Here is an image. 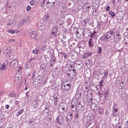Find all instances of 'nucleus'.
<instances>
[{
	"mask_svg": "<svg viewBox=\"0 0 128 128\" xmlns=\"http://www.w3.org/2000/svg\"><path fill=\"white\" fill-rule=\"evenodd\" d=\"M36 31H32L31 32H29V35L30 37L33 39H36Z\"/></svg>",
	"mask_w": 128,
	"mask_h": 128,
	"instance_id": "9d476101",
	"label": "nucleus"
},
{
	"mask_svg": "<svg viewBox=\"0 0 128 128\" xmlns=\"http://www.w3.org/2000/svg\"><path fill=\"white\" fill-rule=\"evenodd\" d=\"M84 104L83 103H78L76 106L77 109L80 110V112L82 111L84 109L83 106Z\"/></svg>",
	"mask_w": 128,
	"mask_h": 128,
	"instance_id": "1a4fd4ad",
	"label": "nucleus"
},
{
	"mask_svg": "<svg viewBox=\"0 0 128 128\" xmlns=\"http://www.w3.org/2000/svg\"><path fill=\"white\" fill-rule=\"evenodd\" d=\"M55 0H48L46 4V6L48 8L52 7L55 4Z\"/></svg>",
	"mask_w": 128,
	"mask_h": 128,
	"instance_id": "20e7f679",
	"label": "nucleus"
},
{
	"mask_svg": "<svg viewBox=\"0 0 128 128\" xmlns=\"http://www.w3.org/2000/svg\"><path fill=\"white\" fill-rule=\"evenodd\" d=\"M90 116L89 114H85L84 118V119L86 122H88L90 119Z\"/></svg>",
	"mask_w": 128,
	"mask_h": 128,
	"instance_id": "ddd939ff",
	"label": "nucleus"
},
{
	"mask_svg": "<svg viewBox=\"0 0 128 128\" xmlns=\"http://www.w3.org/2000/svg\"><path fill=\"white\" fill-rule=\"evenodd\" d=\"M9 96L11 97H14L15 96V95L13 92H11L9 94Z\"/></svg>",
	"mask_w": 128,
	"mask_h": 128,
	"instance_id": "a19ab883",
	"label": "nucleus"
},
{
	"mask_svg": "<svg viewBox=\"0 0 128 128\" xmlns=\"http://www.w3.org/2000/svg\"><path fill=\"white\" fill-rule=\"evenodd\" d=\"M103 82V80H102L99 83V85H100V88H102L103 86L102 85V83Z\"/></svg>",
	"mask_w": 128,
	"mask_h": 128,
	"instance_id": "c9c22d12",
	"label": "nucleus"
},
{
	"mask_svg": "<svg viewBox=\"0 0 128 128\" xmlns=\"http://www.w3.org/2000/svg\"><path fill=\"white\" fill-rule=\"evenodd\" d=\"M24 111V110L23 109H22L20 110L19 112L16 113V116H18L23 112Z\"/></svg>",
	"mask_w": 128,
	"mask_h": 128,
	"instance_id": "c85d7f7f",
	"label": "nucleus"
},
{
	"mask_svg": "<svg viewBox=\"0 0 128 128\" xmlns=\"http://www.w3.org/2000/svg\"><path fill=\"white\" fill-rule=\"evenodd\" d=\"M44 1H45V0H44L40 4L41 6L42 7H44Z\"/></svg>",
	"mask_w": 128,
	"mask_h": 128,
	"instance_id": "de8ad7c7",
	"label": "nucleus"
},
{
	"mask_svg": "<svg viewBox=\"0 0 128 128\" xmlns=\"http://www.w3.org/2000/svg\"><path fill=\"white\" fill-rule=\"evenodd\" d=\"M53 74L54 75L57 76H58V73H56V72H54Z\"/></svg>",
	"mask_w": 128,
	"mask_h": 128,
	"instance_id": "338daca9",
	"label": "nucleus"
},
{
	"mask_svg": "<svg viewBox=\"0 0 128 128\" xmlns=\"http://www.w3.org/2000/svg\"><path fill=\"white\" fill-rule=\"evenodd\" d=\"M72 72L73 73L71 75L72 77L73 76H75L76 74V71Z\"/></svg>",
	"mask_w": 128,
	"mask_h": 128,
	"instance_id": "603ef678",
	"label": "nucleus"
},
{
	"mask_svg": "<svg viewBox=\"0 0 128 128\" xmlns=\"http://www.w3.org/2000/svg\"><path fill=\"white\" fill-rule=\"evenodd\" d=\"M71 93L70 92H68L67 93V95L68 96H71Z\"/></svg>",
	"mask_w": 128,
	"mask_h": 128,
	"instance_id": "69168bd1",
	"label": "nucleus"
},
{
	"mask_svg": "<svg viewBox=\"0 0 128 128\" xmlns=\"http://www.w3.org/2000/svg\"><path fill=\"white\" fill-rule=\"evenodd\" d=\"M109 14H110L112 17H114L115 16V13L113 12L112 11L109 12Z\"/></svg>",
	"mask_w": 128,
	"mask_h": 128,
	"instance_id": "473e14b6",
	"label": "nucleus"
},
{
	"mask_svg": "<svg viewBox=\"0 0 128 128\" xmlns=\"http://www.w3.org/2000/svg\"><path fill=\"white\" fill-rule=\"evenodd\" d=\"M118 108V105L116 104H114L113 106V108Z\"/></svg>",
	"mask_w": 128,
	"mask_h": 128,
	"instance_id": "a18cd8bd",
	"label": "nucleus"
},
{
	"mask_svg": "<svg viewBox=\"0 0 128 128\" xmlns=\"http://www.w3.org/2000/svg\"><path fill=\"white\" fill-rule=\"evenodd\" d=\"M71 87V85L70 84H62V89L66 91L69 90Z\"/></svg>",
	"mask_w": 128,
	"mask_h": 128,
	"instance_id": "39448f33",
	"label": "nucleus"
},
{
	"mask_svg": "<svg viewBox=\"0 0 128 128\" xmlns=\"http://www.w3.org/2000/svg\"><path fill=\"white\" fill-rule=\"evenodd\" d=\"M78 103L76 100L74 99L72 100L71 103V106H76Z\"/></svg>",
	"mask_w": 128,
	"mask_h": 128,
	"instance_id": "aec40b11",
	"label": "nucleus"
},
{
	"mask_svg": "<svg viewBox=\"0 0 128 128\" xmlns=\"http://www.w3.org/2000/svg\"><path fill=\"white\" fill-rule=\"evenodd\" d=\"M31 7L30 6H28L26 8V10L27 11H29Z\"/></svg>",
	"mask_w": 128,
	"mask_h": 128,
	"instance_id": "bf43d9fd",
	"label": "nucleus"
},
{
	"mask_svg": "<svg viewBox=\"0 0 128 128\" xmlns=\"http://www.w3.org/2000/svg\"><path fill=\"white\" fill-rule=\"evenodd\" d=\"M76 66L79 69H80L82 67V66L80 65V64H77Z\"/></svg>",
	"mask_w": 128,
	"mask_h": 128,
	"instance_id": "052dcab7",
	"label": "nucleus"
},
{
	"mask_svg": "<svg viewBox=\"0 0 128 128\" xmlns=\"http://www.w3.org/2000/svg\"><path fill=\"white\" fill-rule=\"evenodd\" d=\"M69 71L70 72H71V74H72V72H74L76 71L75 69H72V68H71L69 69Z\"/></svg>",
	"mask_w": 128,
	"mask_h": 128,
	"instance_id": "72a5a7b5",
	"label": "nucleus"
},
{
	"mask_svg": "<svg viewBox=\"0 0 128 128\" xmlns=\"http://www.w3.org/2000/svg\"><path fill=\"white\" fill-rule=\"evenodd\" d=\"M56 120V123L58 124L61 125L63 124L64 120L63 117L62 116H59L57 118Z\"/></svg>",
	"mask_w": 128,
	"mask_h": 128,
	"instance_id": "7ed1b4c3",
	"label": "nucleus"
},
{
	"mask_svg": "<svg viewBox=\"0 0 128 128\" xmlns=\"http://www.w3.org/2000/svg\"><path fill=\"white\" fill-rule=\"evenodd\" d=\"M8 64V62L7 61H5L0 68V70H4L6 68V66Z\"/></svg>",
	"mask_w": 128,
	"mask_h": 128,
	"instance_id": "a211bd4d",
	"label": "nucleus"
},
{
	"mask_svg": "<svg viewBox=\"0 0 128 128\" xmlns=\"http://www.w3.org/2000/svg\"><path fill=\"white\" fill-rule=\"evenodd\" d=\"M10 48H8L6 49L5 52L6 53H5V54L6 53L8 55L10 54L11 52L10 51Z\"/></svg>",
	"mask_w": 128,
	"mask_h": 128,
	"instance_id": "cd10ccee",
	"label": "nucleus"
},
{
	"mask_svg": "<svg viewBox=\"0 0 128 128\" xmlns=\"http://www.w3.org/2000/svg\"><path fill=\"white\" fill-rule=\"evenodd\" d=\"M93 53V52H86L84 53V57L85 58H87L89 57L92 55Z\"/></svg>",
	"mask_w": 128,
	"mask_h": 128,
	"instance_id": "412c9836",
	"label": "nucleus"
},
{
	"mask_svg": "<svg viewBox=\"0 0 128 128\" xmlns=\"http://www.w3.org/2000/svg\"><path fill=\"white\" fill-rule=\"evenodd\" d=\"M120 85L121 86V88L124 87V83L123 82H121L120 84Z\"/></svg>",
	"mask_w": 128,
	"mask_h": 128,
	"instance_id": "8fccbe9b",
	"label": "nucleus"
},
{
	"mask_svg": "<svg viewBox=\"0 0 128 128\" xmlns=\"http://www.w3.org/2000/svg\"><path fill=\"white\" fill-rule=\"evenodd\" d=\"M100 39L102 41H104L106 40H108L106 34L103 36L101 37L100 38Z\"/></svg>",
	"mask_w": 128,
	"mask_h": 128,
	"instance_id": "c756f323",
	"label": "nucleus"
},
{
	"mask_svg": "<svg viewBox=\"0 0 128 128\" xmlns=\"http://www.w3.org/2000/svg\"><path fill=\"white\" fill-rule=\"evenodd\" d=\"M56 60V58L54 56V54H52V55L50 63L51 66L53 65L54 64Z\"/></svg>",
	"mask_w": 128,
	"mask_h": 128,
	"instance_id": "f8f14e48",
	"label": "nucleus"
},
{
	"mask_svg": "<svg viewBox=\"0 0 128 128\" xmlns=\"http://www.w3.org/2000/svg\"><path fill=\"white\" fill-rule=\"evenodd\" d=\"M35 3V2L34 0H32L30 2V4L32 6Z\"/></svg>",
	"mask_w": 128,
	"mask_h": 128,
	"instance_id": "c03bdc74",
	"label": "nucleus"
},
{
	"mask_svg": "<svg viewBox=\"0 0 128 128\" xmlns=\"http://www.w3.org/2000/svg\"><path fill=\"white\" fill-rule=\"evenodd\" d=\"M9 7L10 8H13V10H14L15 9V8L14 6L13 7L12 6H9Z\"/></svg>",
	"mask_w": 128,
	"mask_h": 128,
	"instance_id": "774afa93",
	"label": "nucleus"
},
{
	"mask_svg": "<svg viewBox=\"0 0 128 128\" xmlns=\"http://www.w3.org/2000/svg\"><path fill=\"white\" fill-rule=\"evenodd\" d=\"M98 49L97 51V53L101 54L102 50L101 47H98Z\"/></svg>",
	"mask_w": 128,
	"mask_h": 128,
	"instance_id": "7c9ffc66",
	"label": "nucleus"
},
{
	"mask_svg": "<svg viewBox=\"0 0 128 128\" xmlns=\"http://www.w3.org/2000/svg\"><path fill=\"white\" fill-rule=\"evenodd\" d=\"M58 30L57 28L56 27H54L52 30V34L54 35V36H55L56 35V33Z\"/></svg>",
	"mask_w": 128,
	"mask_h": 128,
	"instance_id": "f3484780",
	"label": "nucleus"
},
{
	"mask_svg": "<svg viewBox=\"0 0 128 128\" xmlns=\"http://www.w3.org/2000/svg\"><path fill=\"white\" fill-rule=\"evenodd\" d=\"M52 116L51 115H48L46 117V118L50 121L52 120Z\"/></svg>",
	"mask_w": 128,
	"mask_h": 128,
	"instance_id": "37998d69",
	"label": "nucleus"
},
{
	"mask_svg": "<svg viewBox=\"0 0 128 128\" xmlns=\"http://www.w3.org/2000/svg\"><path fill=\"white\" fill-rule=\"evenodd\" d=\"M9 56V59L10 60L12 59L14 57V56L13 55L9 54L8 55Z\"/></svg>",
	"mask_w": 128,
	"mask_h": 128,
	"instance_id": "09e8293b",
	"label": "nucleus"
},
{
	"mask_svg": "<svg viewBox=\"0 0 128 128\" xmlns=\"http://www.w3.org/2000/svg\"><path fill=\"white\" fill-rule=\"evenodd\" d=\"M91 106V108L93 110H97L98 108V103H92Z\"/></svg>",
	"mask_w": 128,
	"mask_h": 128,
	"instance_id": "9b49d317",
	"label": "nucleus"
},
{
	"mask_svg": "<svg viewBox=\"0 0 128 128\" xmlns=\"http://www.w3.org/2000/svg\"><path fill=\"white\" fill-rule=\"evenodd\" d=\"M113 110L112 111V116H118V112L117 108H113Z\"/></svg>",
	"mask_w": 128,
	"mask_h": 128,
	"instance_id": "dca6fc26",
	"label": "nucleus"
},
{
	"mask_svg": "<svg viewBox=\"0 0 128 128\" xmlns=\"http://www.w3.org/2000/svg\"><path fill=\"white\" fill-rule=\"evenodd\" d=\"M49 112V110H48L44 109V113H47V114H48Z\"/></svg>",
	"mask_w": 128,
	"mask_h": 128,
	"instance_id": "49530a36",
	"label": "nucleus"
},
{
	"mask_svg": "<svg viewBox=\"0 0 128 128\" xmlns=\"http://www.w3.org/2000/svg\"><path fill=\"white\" fill-rule=\"evenodd\" d=\"M76 35L77 37L78 38H80L83 37V35H81L79 34V32L78 31H77L76 32Z\"/></svg>",
	"mask_w": 128,
	"mask_h": 128,
	"instance_id": "a878e982",
	"label": "nucleus"
},
{
	"mask_svg": "<svg viewBox=\"0 0 128 128\" xmlns=\"http://www.w3.org/2000/svg\"><path fill=\"white\" fill-rule=\"evenodd\" d=\"M64 105V104L63 103L60 104L59 105L58 108H62L63 106L65 107L66 106V104H65L64 106H63V105Z\"/></svg>",
	"mask_w": 128,
	"mask_h": 128,
	"instance_id": "ea45409f",
	"label": "nucleus"
},
{
	"mask_svg": "<svg viewBox=\"0 0 128 128\" xmlns=\"http://www.w3.org/2000/svg\"><path fill=\"white\" fill-rule=\"evenodd\" d=\"M34 54H38V49H36L32 50Z\"/></svg>",
	"mask_w": 128,
	"mask_h": 128,
	"instance_id": "58836bf2",
	"label": "nucleus"
},
{
	"mask_svg": "<svg viewBox=\"0 0 128 128\" xmlns=\"http://www.w3.org/2000/svg\"><path fill=\"white\" fill-rule=\"evenodd\" d=\"M74 118L75 119H78L79 117V113L78 111V110L75 112L74 114Z\"/></svg>",
	"mask_w": 128,
	"mask_h": 128,
	"instance_id": "b1692460",
	"label": "nucleus"
},
{
	"mask_svg": "<svg viewBox=\"0 0 128 128\" xmlns=\"http://www.w3.org/2000/svg\"><path fill=\"white\" fill-rule=\"evenodd\" d=\"M74 64L73 63V64H72V65H70V68H72V69H75V68H74Z\"/></svg>",
	"mask_w": 128,
	"mask_h": 128,
	"instance_id": "e2e57ef3",
	"label": "nucleus"
},
{
	"mask_svg": "<svg viewBox=\"0 0 128 128\" xmlns=\"http://www.w3.org/2000/svg\"><path fill=\"white\" fill-rule=\"evenodd\" d=\"M36 74V72H34L32 74V78H34L35 77V75Z\"/></svg>",
	"mask_w": 128,
	"mask_h": 128,
	"instance_id": "680f3d73",
	"label": "nucleus"
},
{
	"mask_svg": "<svg viewBox=\"0 0 128 128\" xmlns=\"http://www.w3.org/2000/svg\"><path fill=\"white\" fill-rule=\"evenodd\" d=\"M40 29L42 30H44L45 28V27L44 26H41L40 27Z\"/></svg>",
	"mask_w": 128,
	"mask_h": 128,
	"instance_id": "5fc2aeb1",
	"label": "nucleus"
},
{
	"mask_svg": "<svg viewBox=\"0 0 128 128\" xmlns=\"http://www.w3.org/2000/svg\"><path fill=\"white\" fill-rule=\"evenodd\" d=\"M98 108V112L100 113L101 114H102H102L103 113L102 112L103 111V109L102 108Z\"/></svg>",
	"mask_w": 128,
	"mask_h": 128,
	"instance_id": "4c0bfd02",
	"label": "nucleus"
},
{
	"mask_svg": "<svg viewBox=\"0 0 128 128\" xmlns=\"http://www.w3.org/2000/svg\"><path fill=\"white\" fill-rule=\"evenodd\" d=\"M5 118L4 114H0V122H2L4 120Z\"/></svg>",
	"mask_w": 128,
	"mask_h": 128,
	"instance_id": "393cba45",
	"label": "nucleus"
},
{
	"mask_svg": "<svg viewBox=\"0 0 128 128\" xmlns=\"http://www.w3.org/2000/svg\"><path fill=\"white\" fill-rule=\"evenodd\" d=\"M88 44L89 46L91 48L92 45H93V44H92V42L90 41H89L88 42Z\"/></svg>",
	"mask_w": 128,
	"mask_h": 128,
	"instance_id": "3c124183",
	"label": "nucleus"
},
{
	"mask_svg": "<svg viewBox=\"0 0 128 128\" xmlns=\"http://www.w3.org/2000/svg\"><path fill=\"white\" fill-rule=\"evenodd\" d=\"M110 8V7L109 6H107L106 9V10L108 11L109 10V9Z\"/></svg>",
	"mask_w": 128,
	"mask_h": 128,
	"instance_id": "0e129e2a",
	"label": "nucleus"
},
{
	"mask_svg": "<svg viewBox=\"0 0 128 128\" xmlns=\"http://www.w3.org/2000/svg\"><path fill=\"white\" fill-rule=\"evenodd\" d=\"M120 36V34L118 32H114V40L115 38H115V37L116 36Z\"/></svg>",
	"mask_w": 128,
	"mask_h": 128,
	"instance_id": "bb28decb",
	"label": "nucleus"
},
{
	"mask_svg": "<svg viewBox=\"0 0 128 128\" xmlns=\"http://www.w3.org/2000/svg\"><path fill=\"white\" fill-rule=\"evenodd\" d=\"M73 118L72 113L70 112L67 114L66 116V120L68 122H70L72 119Z\"/></svg>",
	"mask_w": 128,
	"mask_h": 128,
	"instance_id": "423d86ee",
	"label": "nucleus"
},
{
	"mask_svg": "<svg viewBox=\"0 0 128 128\" xmlns=\"http://www.w3.org/2000/svg\"><path fill=\"white\" fill-rule=\"evenodd\" d=\"M50 122L51 121L50 120H48V119H47V118L44 121L47 124H49Z\"/></svg>",
	"mask_w": 128,
	"mask_h": 128,
	"instance_id": "f704fd0d",
	"label": "nucleus"
},
{
	"mask_svg": "<svg viewBox=\"0 0 128 128\" xmlns=\"http://www.w3.org/2000/svg\"><path fill=\"white\" fill-rule=\"evenodd\" d=\"M58 98L57 97L56 98H54V104H56L58 102L57 100Z\"/></svg>",
	"mask_w": 128,
	"mask_h": 128,
	"instance_id": "79ce46f5",
	"label": "nucleus"
},
{
	"mask_svg": "<svg viewBox=\"0 0 128 128\" xmlns=\"http://www.w3.org/2000/svg\"><path fill=\"white\" fill-rule=\"evenodd\" d=\"M81 91L80 90L77 89L76 91V96H78V97L80 98L81 95Z\"/></svg>",
	"mask_w": 128,
	"mask_h": 128,
	"instance_id": "5701e85b",
	"label": "nucleus"
},
{
	"mask_svg": "<svg viewBox=\"0 0 128 128\" xmlns=\"http://www.w3.org/2000/svg\"><path fill=\"white\" fill-rule=\"evenodd\" d=\"M71 108L73 112L75 111V110H76V109H77V108L76 107V106H71Z\"/></svg>",
	"mask_w": 128,
	"mask_h": 128,
	"instance_id": "2f4dec72",
	"label": "nucleus"
},
{
	"mask_svg": "<svg viewBox=\"0 0 128 128\" xmlns=\"http://www.w3.org/2000/svg\"><path fill=\"white\" fill-rule=\"evenodd\" d=\"M90 37L91 38H97V33L94 31L93 32L90 34Z\"/></svg>",
	"mask_w": 128,
	"mask_h": 128,
	"instance_id": "2eb2a0df",
	"label": "nucleus"
},
{
	"mask_svg": "<svg viewBox=\"0 0 128 128\" xmlns=\"http://www.w3.org/2000/svg\"><path fill=\"white\" fill-rule=\"evenodd\" d=\"M46 46L45 45H43L42 46V50H45L46 49Z\"/></svg>",
	"mask_w": 128,
	"mask_h": 128,
	"instance_id": "13d9d810",
	"label": "nucleus"
},
{
	"mask_svg": "<svg viewBox=\"0 0 128 128\" xmlns=\"http://www.w3.org/2000/svg\"><path fill=\"white\" fill-rule=\"evenodd\" d=\"M90 31L87 29H84L83 30V31L82 32L83 36L86 38L90 36Z\"/></svg>",
	"mask_w": 128,
	"mask_h": 128,
	"instance_id": "f03ea898",
	"label": "nucleus"
},
{
	"mask_svg": "<svg viewBox=\"0 0 128 128\" xmlns=\"http://www.w3.org/2000/svg\"><path fill=\"white\" fill-rule=\"evenodd\" d=\"M8 32H10L12 34H14L15 32V31L14 30H11L10 29L8 30Z\"/></svg>",
	"mask_w": 128,
	"mask_h": 128,
	"instance_id": "e433bc0d",
	"label": "nucleus"
},
{
	"mask_svg": "<svg viewBox=\"0 0 128 128\" xmlns=\"http://www.w3.org/2000/svg\"><path fill=\"white\" fill-rule=\"evenodd\" d=\"M72 74H71V72H70V74L69 73H67V74L68 76H70V78H72V76L71 75Z\"/></svg>",
	"mask_w": 128,
	"mask_h": 128,
	"instance_id": "4d7b16f0",
	"label": "nucleus"
},
{
	"mask_svg": "<svg viewBox=\"0 0 128 128\" xmlns=\"http://www.w3.org/2000/svg\"><path fill=\"white\" fill-rule=\"evenodd\" d=\"M47 65L45 64H42L40 66V68L41 70L44 72L46 70Z\"/></svg>",
	"mask_w": 128,
	"mask_h": 128,
	"instance_id": "4468645a",
	"label": "nucleus"
},
{
	"mask_svg": "<svg viewBox=\"0 0 128 128\" xmlns=\"http://www.w3.org/2000/svg\"><path fill=\"white\" fill-rule=\"evenodd\" d=\"M88 102L90 103L92 102V98L90 99V98H88Z\"/></svg>",
	"mask_w": 128,
	"mask_h": 128,
	"instance_id": "864d4df0",
	"label": "nucleus"
},
{
	"mask_svg": "<svg viewBox=\"0 0 128 128\" xmlns=\"http://www.w3.org/2000/svg\"><path fill=\"white\" fill-rule=\"evenodd\" d=\"M85 91L87 92L86 97L87 98H92V91L89 90H85Z\"/></svg>",
	"mask_w": 128,
	"mask_h": 128,
	"instance_id": "6e6552de",
	"label": "nucleus"
},
{
	"mask_svg": "<svg viewBox=\"0 0 128 128\" xmlns=\"http://www.w3.org/2000/svg\"><path fill=\"white\" fill-rule=\"evenodd\" d=\"M114 32L112 30H110L108 31L106 34L107 39L110 38H111V36H114Z\"/></svg>",
	"mask_w": 128,
	"mask_h": 128,
	"instance_id": "0eeeda50",
	"label": "nucleus"
},
{
	"mask_svg": "<svg viewBox=\"0 0 128 128\" xmlns=\"http://www.w3.org/2000/svg\"><path fill=\"white\" fill-rule=\"evenodd\" d=\"M18 62L17 59H14L10 62L9 66L13 70L16 69L18 66Z\"/></svg>",
	"mask_w": 128,
	"mask_h": 128,
	"instance_id": "f257e3e1",
	"label": "nucleus"
},
{
	"mask_svg": "<svg viewBox=\"0 0 128 128\" xmlns=\"http://www.w3.org/2000/svg\"><path fill=\"white\" fill-rule=\"evenodd\" d=\"M108 74V73L107 72H104V78H106V77L107 76Z\"/></svg>",
	"mask_w": 128,
	"mask_h": 128,
	"instance_id": "6e6d98bb",
	"label": "nucleus"
},
{
	"mask_svg": "<svg viewBox=\"0 0 128 128\" xmlns=\"http://www.w3.org/2000/svg\"><path fill=\"white\" fill-rule=\"evenodd\" d=\"M67 109V107H66L63 106L62 108H60L58 109L59 111L62 113H63Z\"/></svg>",
	"mask_w": 128,
	"mask_h": 128,
	"instance_id": "6ab92c4d",
	"label": "nucleus"
},
{
	"mask_svg": "<svg viewBox=\"0 0 128 128\" xmlns=\"http://www.w3.org/2000/svg\"><path fill=\"white\" fill-rule=\"evenodd\" d=\"M26 22V20H21L19 23L18 25V27H20L21 26L23 25Z\"/></svg>",
	"mask_w": 128,
	"mask_h": 128,
	"instance_id": "4be33fe9",
	"label": "nucleus"
}]
</instances>
